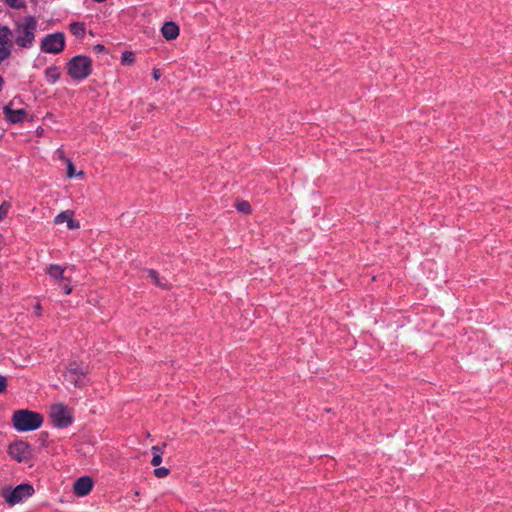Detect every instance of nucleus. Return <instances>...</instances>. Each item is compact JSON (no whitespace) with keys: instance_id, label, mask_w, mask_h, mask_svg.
I'll list each match as a JSON object with an SVG mask.
<instances>
[{"instance_id":"obj_29","label":"nucleus","mask_w":512,"mask_h":512,"mask_svg":"<svg viewBox=\"0 0 512 512\" xmlns=\"http://www.w3.org/2000/svg\"><path fill=\"white\" fill-rule=\"evenodd\" d=\"M153 77L154 79H159L160 78V71L159 70H154L153 71Z\"/></svg>"},{"instance_id":"obj_7","label":"nucleus","mask_w":512,"mask_h":512,"mask_svg":"<svg viewBox=\"0 0 512 512\" xmlns=\"http://www.w3.org/2000/svg\"><path fill=\"white\" fill-rule=\"evenodd\" d=\"M50 417L55 427L64 428L72 423V417L63 404H54L50 409Z\"/></svg>"},{"instance_id":"obj_28","label":"nucleus","mask_w":512,"mask_h":512,"mask_svg":"<svg viewBox=\"0 0 512 512\" xmlns=\"http://www.w3.org/2000/svg\"><path fill=\"white\" fill-rule=\"evenodd\" d=\"M104 50H105V47L102 44H97V45L94 46V51H96L98 53L102 52Z\"/></svg>"},{"instance_id":"obj_32","label":"nucleus","mask_w":512,"mask_h":512,"mask_svg":"<svg viewBox=\"0 0 512 512\" xmlns=\"http://www.w3.org/2000/svg\"><path fill=\"white\" fill-rule=\"evenodd\" d=\"M94 1L97 3H102V2H105L106 0H94Z\"/></svg>"},{"instance_id":"obj_9","label":"nucleus","mask_w":512,"mask_h":512,"mask_svg":"<svg viewBox=\"0 0 512 512\" xmlns=\"http://www.w3.org/2000/svg\"><path fill=\"white\" fill-rule=\"evenodd\" d=\"M93 488V480L89 476H82L78 478L73 485V491L78 497L88 495Z\"/></svg>"},{"instance_id":"obj_30","label":"nucleus","mask_w":512,"mask_h":512,"mask_svg":"<svg viewBox=\"0 0 512 512\" xmlns=\"http://www.w3.org/2000/svg\"><path fill=\"white\" fill-rule=\"evenodd\" d=\"M4 79L0 76V91L3 89Z\"/></svg>"},{"instance_id":"obj_6","label":"nucleus","mask_w":512,"mask_h":512,"mask_svg":"<svg viewBox=\"0 0 512 512\" xmlns=\"http://www.w3.org/2000/svg\"><path fill=\"white\" fill-rule=\"evenodd\" d=\"M65 48V35L62 32H55L46 35L40 44L41 51L50 54H59Z\"/></svg>"},{"instance_id":"obj_26","label":"nucleus","mask_w":512,"mask_h":512,"mask_svg":"<svg viewBox=\"0 0 512 512\" xmlns=\"http://www.w3.org/2000/svg\"><path fill=\"white\" fill-rule=\"evenodd\" d=\"M6 2L12 8L20 9L24 7V3L21 0H6Z\"/></svg>"},{"instance_id":"obj_31","label":"nucleus","mask_w":512,"mask_h":512,"mask_svg":"<svg viewBox=\"0 0 512 512\" xmlns=\"http://www.w3.org/2000/svg\"><path fill=\"white\" fill-rule=\"evenodd\" d=\"M35 309H36V311H38V314H39V313H40V311H41V307H40V305H39V304H38V305H36Z\"/></svg>"},{"instance_id":"obj_10","label":"nucleus","mask_w":512,"mask_h":512,"mask_svg":"<svg viewBox=\"0 0 512 512\" xmlns=\"http://www.w3.org/2000/svg\"><path fill=\"white\" fill-rule=\"evenodd\" d=\"M65 267L57 264H50L45 268V273L57 283L68 281V277L65 275Z\"/></svg>"},{"instance_id":"obj_13","label":"nucleus","mask_w":512,"mask_h":512,"mask_svg":"<svg viewBox=\"0 0 512 512\" xmlns=\"http://www.w3.org/2000/svg\"><path fill=\"white\" fill-rule=\"evenodd\" d=\"M161 32L166 40H174L179 35V27L174 22H166L162 26Z\"/></svg>"},{"instance_id":"obj_16","label":"nucleus","mask_w":512,"mask_h":512,"mask_svg":"<svg viewBox=\"0 0 512 512\" xmlns=\"http://www.w3.org/2000/svg\"><path fill=\"white\" fill-rule=\"evenodd\" d=\"M70 32L78 39H83L85 36V23L83 22H72L69 26Z\"/></svg>"},{"instance_id":"obj_22","label":"nucleus","mask_w":512,"mask_h":512,"mask_svg":"<svg viewBox=\"0 0 512 512\" xmlns=\"http://www.w3.org/2000/svg\"><path fill=\"white\" fill-rule=\"evenodd\" d=\"M11 48L8 45H3L0 43V63L5 60L11 54Z\"/></svg>"},{"instance_id":"obj_4","label":"nucleus","mask_w":512,"mask_h":512,"mask_svg":"<svg viewBox=\"0 0 512 512\" xmlns=\"http://www.w3.org/2000/svg\"><path fill=\"white\" fill-rule=\"evenodd\" d=\"M88 366L84 363H78L71 361L67 365L66 372L64 374L65 380L73 384L75 387H84L88 383Z\"/></svg>"},{"instance_id":"obj_24","label":"nucleus","mask_w":512,"mask_h":512,"mask_svg":"<svg viewBox=\"0 0 512 512\" xmlns=\"http://www.w3.org/2000/svg\"><path fill=\"white\" fill-rule=\"evenodd\" d=\"M10 207H11L10 204L7 203V202H3L0 205V221L3 220L6 217Z\"/></svg>"},{"instance_id":"obj_17","label":"nucleus","mask_w":512,"mask_h":512,"mask_svg":"<svg viewBox=\"0 0 512 512\" xmlns=\"http://www.w3.org/2000/svg\"><path fill=\"white\" fill-rule=\"evenodd\" d=\"M0 43L3 45H8V47L11 49L13 47L10 28L4 25H0Z\"/></svg>"},{"instance_id":"obj_8","label":"nucleus","mask_w":512,"mask_h":512,"mask_svg":"<svg viewBox=\"0 0 512 512\" xmlns=\"http://www.w3.org/2000/svg\"><path fill=\"white\" fill-rule=\"evenodd\" d=\"M9 454L18 462H23L31 457V449L27 442L17 441L9 446Z\"/></svg>"},{"instance_id":"obj_3","label":"nucleus","mask_w":512,"mask_h":512,"mask_svg":"<svg viewBox=\"0 0 512 512\" xmlns=\"http://www.w3.org/2000/svg\"><path fill=\"white\" fill-rule=\"evenodd\" d=\"M67 73L75 81L88 78L92 73V60L85 55L72 57L67 63Z\"/></svg>"},{"instance_id":"obj_18","label":"nucleus","mask_w":512,"mask_h":512,"mask_svg":"<svg viewBox=\"0 0 512 512\" xmlns=\"http://www.w3.org/2000/svg\"><path fill=\"white\" fill-rule=\"evenodd\" d=\"M147 273H148V277L153 280L155 285H157L159 287H163V288L168 287L166 282L161 281L157 271L151 269V270H148Z\"/></svg>"},{"instance_id":"obj_2","label":"nucleus","mask_w":512,"mask_h":512,"mask_svg":"<svg viewBox=\"0 0 512 512\" xmlns=\"http://www.w3.org/2000/svg\"><path fill=\"white\" fill-rule=\"evenodd\" d=\"M12 423L17 431H34L42 425L43 417L40 413L28 409H20L13 413Z\"/></svg>"},{"instance_id":"obj_15","label":"nucleus","mask_w":512,"mask_h":512,"mask_svg":"<svg viewBox=\"0 0 512 512\" xmlns=\"http://www.w3.org/2000/svg\"><path fill=\"white\" fill-rule=\"evenodd\" d=\"M166 447V443H163L162 446H153L151 448V451H152V454H153V457H152V460H151V465L154 466V467H157L161 464L162 462V454H163V451H164V448Z\"/></svg>"},{"instance_id":"obj_1","label":"nucleus","mask_w":512,"mask_h":512,"mask_svg":"<svg viewBox=\"0 0 512 512\" xmlns=\"http://www.w3.org/2000/svg\"><path fill=\"white\" fill-rule=\"evenodd\" d=\"M38 21L34 16H27L14 23L10 29L12 44L21 49H30L35 42Z\"/></svg>"},{"instance_id":"obj_14","label":"nucleus","mask_w":512,"mask_h":512,"mask_svg":"<svg viewBox=\"0 0 512 512\" xmlns=\"http://www.w3.org/2000/svg\"><path fill=\"white\" fill-rule=\"evenodd\" d=\"M61 72L58 66H50L45 70V79L50 84H55L60 78Z\"/></svg>"},{"instance_id":"obj_20","label":"nucleus","mask_w":512,"mask_h":512,"mask_svg":"<svg viewBox=\"0 0 512 512\" xmlns=\"http://www.w3.org/2000/svg\"><path fill=\"white\" fill-rule=\"evenodd\" d=\"M121 61L123 64H132L135 61V56L133 52L126 51L122 54Z\"/></svg>"},{"instance_id":"obj_27","label":"nucleus","mask_w":512,"mask_h":512,"mask_svg":"<svg viewBox=\"0 0 512 512\" xmlns=\"http://www.w3.org/2000/svg\"><path fill=\"white\" fill-rule=\"evenodd\" d=\"M7 385V378L3 375H0V393H3L6 390Z\"/></svg>"},{"instance_id":"obj_23","label":"nucleus","mask_w":512,"mask_h":512,"mask_svg":"<svg viewBox=\"0 0 512 512\" xmlns=\"http://www.w3.org/2000/svg\"><path fill=\"white\" fill-rule=\"evenodd\" d=\"M169 474V469H167L166 467H156L154 469V475L157 477V478H164L166 477L167 475Z\"/></svg>"},{"instance_id":"obj_11","label":"nucleus","mask_w":512,"mask_h":512,"mask_svg":"<svg viewBox=\"0 0 512 512\" xmlns=\"http://www.w3.org/2000/svg\"><path fill=\"white\" fill-rule=\"evenodd\" d=\"M3 113L6 119L11 123H20L24 120L26 116V111L24 109H16L13 110L10 105H6L3 108Z\"/></svg>"},{"instance_id":"obj_5","label":"nucleus","mask_w":512,"mask_h":512,"mask_svg":"<svg viewBox=\"0 0 512 512\" xmlns=\"http://www.w3.org/2000/svg\"><path fill=\"white\" fill-rule=\"evenodd\" d=\"M34 492V487L31 484L23 483L13 489L9 487L4 488L2 496L10 506H14L32 496Z\"/></svg>"},{"instance_id":"obj_12","label":"nucleus","mask_w":512,"mask_h":512,"mask_svg":"<svg viewBox=\"0 0 512 512\" xmlns=\"http://www.w3.org/2000/svg\"><path fill=\"white\" fill-rule=\"evenodd\" d=\"M72 216H73V212L72 211H70V210L63 211V212L59 213L55 217L54 223L55 224H62L64 222H66L67 223V227L69 229H71V230L78 229L80 227L79 222L74 221L72 219Z\"/></svg>"},{"instance_id":"obj_25","label":"nucleus","mask_w":512,"mask_h":512,"mask_svg":"<svg viewBox=\"0 0 512 512\" xmlns=\"http://www.w3.org/2000/svg\"><path fill=\"white\" fill-rule=\"evenodd\" d=\"M59 286L64 291L66 295H69L72 292V287L70 285V279L68 278V281H64L59 283Z\"/></svg>"},{"instance_id":"obj_21","label":"nucleus","mask_w":512,"mask_h":512,"mask_svg":"<svg viewBox=\"0 0 512 512\" xmlns=\"http://www.w3.org/2000/svg\"><path fill=\"white\" fill-rule=\"evenodd\" d=\"M82 175H83V172L80 171V172L76 173L73 163L70 160H67V176L69 178H73L74 176H82Z\"/></svg>"},{"instance_id":"obj_19","label":"nucleus","mask_w":512,"mask_h":512,"mask_svg":"<svg viewBox=\"0 0 512 512\" xmlns=\"http://www.w3.org/2000/svg\"><path fill=\"white\" fill-rule=\"evenodd\" d=\"M234 206L241 213L249 214L251 212V205L248 201H237Z\"/></svg>"}]
</instances>
